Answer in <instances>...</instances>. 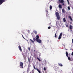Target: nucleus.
<instances>
[{"instance_id":"2","label":"nucleus","mask_w":73,"mask_h":73,"mask_svg":"<svg viewBox=\"0 0 73 73\" xmlns=\"http://www.w3.org/2000/svg\"><path fill=\"white\" fill-rule=\"evenodd\" d=\"M20 68L23 69V63L22 62H20Z\"/></svg>"},{"instance_id":"37","label":"nucleus","mask_w":73,"mask_h":73,"mask_svg":"<svg viewBox=\"0 0 73 73\" xmlns=\"http://www.w3.org/2000/svg\"><path fill=\"white\" fill-rule=\"evenodd\" d=\"M56 25H57V22H56Z\"/></svg>"},{"instance_id":"12","label":"nucleus","mask_w":73,"mask_h":73,"mask_svg":"<svg viewBox=\"0 0 73 73\" xmlns=\"http://www.w3.org/2000/svg\"><path fill=\"white\" fill-rule=\"evenodd\" d=\"M62 11L63 13H65L66 12V11L64 9H62Z\"/></svg>"},{"instance_id":"38","label":"nucleus","mask_w":73,"mask_h":73,"mask_svg":"<svg viewBox=\"0 0 73 73\" xmlns=\"http://www.w3.org/2000/svg\"><path fill=\"white\" fill-rule=\"evenodd\" d=\"M27 58H26V57H25V60H26V59Z\"/></svg>"},{"instance_id":"28","label":"nucleus","mask_w":73,"mask_h":73,"mask_svg":"<svg viewBox=\"0 0 73 73\" xmlns=\"http://www.w3.org/2000/svg\"><path fill=\"white\" fill-rule=\"evenodd\" d=\"M48 29H50L51 28V27H48Z\"/></svg>"},{"instance_id":"29","label":"nucleus","mask_w":73,"mask_h":73,"mask_svg":"<svg viewBox=\"0 0 73 73\" xmlns=\"http://www.w3.org/2000/svg\"><path fill=\"white\" fill-rule=\"evenodd\" d=\"M28 61H29V62H30V59H29V58H28Z\"/></svg>"},{"instance_id":"26","label":"nucleus","mask_w":73,"mask_h":73,"mask_svg":"<svg viewBox=\"0 0 73 73\" xmlns=\"http://www.w3.org/2000/svg\"><path fill=\"white\" fill-rule=\"evenodd\" d=\"M55 37H57V35H56V34H55V36H54Z\"/></svg>"},{"instance_id":"16","label":"nucleus","mask_w":73,"mask_h":73,"mask_svg":"<svg viewBox=\"0 0 73 73\" xmlns=\"http://www.w3.org/2000/svg\"><path fill=\"white\" fill-rule=\"evenodd\" d=\"M58 65L60 66H63L62 65V64H61V63H58Z\"/></svg>"},{"instance_id":"20","label":"nucleus","mask_w":73,"mask_h":73,"mask_svg":"<svg viewBox=\"0 0 73 73\" xmlns=\"http://www.w3.org/2000/svg\"><path fill=\"white\" fill-rule=\"evenodd\" d=\"M30 41H31L33 43H34V41L33 40H32L30 39Z\"/></svg>"},{"instance_id":"17","label":"nucleus","mask_w":73,"mask_h":73,"mask_svg":"<svg viewBox=\"0 0 73 73\" xmlns=\"http://www.w3.org/2000/svg\"><path fill=\"white\" fill-rule=\"evenodd\" d=\"M63 20V21L64 22H66V19H65V18H64Z\"/></svg>"},{"instance_id":"33","label":"nucleus","mask_w":73,"mask_h":73,"mask_svg":"<svg viewBox=\"0 0 73 73\" xmlns=\"http://www.w3.org/2000/svg\"><path fill=\"white\" fill-rule=\"evenodd\" d=\"M22 36L23 38L24 39H25V38L24 37V36H23V35H22Z\"/></svg>"},{"instance_id":"4","label":"nucleus","mask_w":73,"mask_h":73,"mask_svg":"<svg viewBox=\"0 0 73 73\" xmlns=\"http://www.w3.org/2000/svg\"><path fill=\"white\" fill-rule=\"evenodd\" d=\"M62 33H61L60 34V35L59 36V37L58 38V39L59 40H60L61 38V37H62Z\"/></svg>"},{"instance_id":"9","label":"nucleus","mask_w":73,"mask_h":73,"mask_svg":"<svg viewBox=\"0 0 73 73\" xmlns=\"http://www.w3.org/2000/svg\"><path fill=\"white\" fill-rule=\"evenodd\" d=\"M18 48H19V49L21 51H22V49H21V46H20L19 45L18 46Z\"/></svg>"},{"instance_id":"41","label":"nucleus","mask_w":73,"mask_h":73,"mask_svg":"<svg viewBox=\"0 0 73 73\" xmlns=\"http://www.w3.org/2000/svg\"><path fill=\"white\" fill-rule=\"evenodd\" d=\"M70 24H72V21L70 22Z\"/></svg>"},{"instance_id":"34","label":"nucleus","mask_w":73,"mask_h":73,"mask_svg":"<svg viewBox=\"0 0 73 73\" xmlns=\"http://www.w3.org/2000/svg\"><path fill=\"white\" fill-rule=\"evenodd\" d=\"M72 56H73V52H72V53L71 54Z\"/></svg>"},{"instance_id":"39","label":"nucleus","mask_w":73,"mask_h":73,"mask_svg":"<svg viewBox=\"0 0 73 73\" xmlns=\"http://www.w3.org/2000/svg\"><path fill=\"white\" fill-rule=\"evenodd\" d=\"M72 43L73 44V39H72Z\"/></svg>"},{"instance_id":"13","label":"nucleus","mask_w":73,"mask_h":73,"mask_svg":"<svg viewBox=\"0 0 73 73\" xmlns=\"http://www.w3.org/2000/svg\"><path fill=\"white\" fill-rule=\"evenodd\" d=\"M68 18L70 19L71 21H73V20L72 19V17H71V16H69L68 17Z\"/></svg>"},{"instance_id":"7","label":"nucleus","mask_w":73,"mask_h":73,"mask_svg":"<svg viewBox=\"0 0 73 73\" xmlns=\"http://www.w3.org/2000/svg\"><path fill=\"white\" fill-rule=\"evenodd\" d=\"M58 2L60 3H64V1L63 0H59Z\"/></svg>"},{"instance_id":"5","label":"nucleus","mask_w":73,"mask_h":73,"mask_svg":"<svg viewBox=\"0 0 73 73\" xmlns=\"http://www.w3.org/2000/svg\"><path fill=\"white\" fill-rule=\"evenodd\" d=\"M46 16L47 17H48V16H49V14H48V10L46 9Z\"/></svg>"},{"instance_id":"19","label":"nucleus","mask_w":73,"mask_h":73,"mask_svg":"<svg viewBox=\"0 0 73 73\" xmlns=\"http://www.w3.org/2000/svg\"><path fill=\"white\" fill-rule=\"evenodd\" d=\"M50 10H51L52 9V6L50 5Z\"/></svg>"},{"instance_id":"1","label":"nucleus","mask_w":73,"mask_h":73,"mask_svg":"<svg viewBox=\"0 0 73 73\" xmlns=\"http://www.w3.org/2000/svg\"><path fill=\"white\" fill-rule=\"evenodd\" d=\"M55 15L58 20H60V14L58 12L55 13Z\"/></svg>"},{"instance_id":"11","label":"nucleus","mask_w":73,"mask_h":73,"mask_svg":"<svg viewBox=\"0 0 73 73\" xmlns=\"http://www.w3.org/2000/svg\"><path fill=\"white\" fill-rule=\"evenodd\" d=\"M36 40H38V39H39V38H40V37H39V36H38V35H37L36 36Z\"/></svg>"},{"instance_id":"8","label":"nucleus","mask_w":73,"mask_h":73,"mask_svg":"<svg viewBox=\"0 0 73 73\" xmlns=\"http://www.w3.org/2000/svg\"><path fill=\"white\" fill-rule=\"evenodd\" d=\"M58 7L60 9H62V5L60 4L59 5Z\"/></svg>"},{"instance_id":"15","label":"nucleus","mask_w":73,"mask_h":73,"mask_svg":"<svg viewBox=\"0 0 73 73\" xmlns=\"http://www.w3.org/2000/svg\"><path fill=\"white\" fill-rule=\"evenodd\" d=\"M66 56L67 57H68V52H66Z\"/></svg>"},{"instance_id":"6","label":"nucleus","mask_w":73,"mask_h":73,"mask_svg":"<svg viewBox=\"0 0 73 73\" xmlns=\"http://www.w3.org/2000/svg\"><path fill=\"white\" fill-rule=\"evenodd\" d=\"M36 41L39 43H40V44H41L42 42L41 40L40 39H39L36 40Z\"/></svg>"},{"instance_id":"21","label":"nucleus","mask_w":73,"mask_h":73,"mask_svg":"<svg viewBox=\"0 0 73 73\" xmlns=\"http://www.w3.org/2000/svg\"><path fill=\"white\" fill-rule=\"evenodd\" d=\"M34 33H35V34L36 35H37V31H34Z\"/></svg>"},{"instance_id":"31","label":"nucleus","mask_w":73,"mask_h":73,"mask_svg":"<svg viewBox=\"0 0 73 73\" xmlns=\"http://www.w3.org/2000/svg\"><path fill=\"white\" fill-rule=\"evenodd\" d=\"M67 0L68 2V4H69V0Z\"/></svg>"},{"instance_id":"27","label":"nucleus","mask_w":73,"mask_h":73,"mask_svg":"<svg viewBox=\"0 0 73 73\" xmlns=\"http://www.w3.org/2000/svg\"><path fill=\"white\" fill-rule=\"evenodd\" d=\"M33 67L34 69H35V70H36V67H35V66H33Z\"/></svg>"},{"instance_id":"32","label":"nucleus","mask_w":73,"mask_h":73,"mask_svg":"<svg viewBox=\"0 0 73 73\" xmlns=\"http://www.w3.org/2000/svg\"><path fill=\"white\" fill-rule=\"evenodd\" d=\"M28 49L29 50H31V48H30V47H29Z\"/></svg>"},{"instance_id":"24","label":"nucleus","mask_w":73,"mask_h":73,"mask_svg":"<svg viewBox=\"0 0 73 73\" xmlns=\"http://www.w3.org/2000/svg\"><path fill=\"white\" fill-rule=\"evenodd\" d=\"M68 10H70V7L69 6H68Z\"/></svg>"},{"instance_id":"10","label":"nucleus","mask_w":73,"mask_h":73,"mask_svg":"<svg viewBox=\"0 0 73 73\" xmlns=\"http://www.w3.org/2000/svg\"><path fill=\"white\" fill-rule=\"evenodd\" d=\"M70 30L73 29V26H72V25H70Z\"/></svg>"},{"instance_id":"18","label":"nucleus","mask_w":73,"mask_h":73,"mask_svg":"<svg viewBox=\"0 0 73 73\" xmlns=\"http://www.w3.org/2000/svg\"><path fill=\"white\" fill-rule=\"evenodd\" d=\"M68 60L70 61H72V60L70 59V57H68Z\"/></svg>"},{"instance_id":"3","label":"nucleus","mask_w":73,"mask_h":73,"mask_svg":"<svg viewBox=\"0 0 73 73\" xmlns=\"http://www.w3.org/2000/svg\"><path fill=\"white\" fill-rule=\"evenodd\" d=\"M7 0H0V5H1L3 3L6 1Z\"/></svg>"},{"instance_id":"30","label":"nucleus","mask_w":73,"mask_h":73,"mask_svg":"<svg viewBox=\"0 0 73 73\" xmlns=\"http://www.w3.org/2000/svg\"><path fill=\"white\" fill-rule=\"evenodd\" d=\"M31 65H30V64H29V66H28V67L29 68H30V67H31Z\"/></svg>"},{"instance_id":"42","label":"nucleus","mask_w":73,"mask_h":73,"mask_svg":"<svg viewBox=\"0 0 73 73\" xmlns=\"http://www.w3.org/2000/svg\"><path fill=\"white\" fill-rule=\"evenodd\" d=\"M72 9H73V8H72Z\"/></svg>"},{"instance_id":"40","label":"nucleus","mask_w":73,"mask_h":73,"mask_svg":"<svg viewBox=\"0 0 73 73\" xmlns=\"http://www.w3.org/2000/svg\"><path fill=\"white\" fill-rule=\"evenodd\" d=\"M45 73H47V72H46V71H45Z\"/></svg>"},{"instance_id":"22","label":"nucleus","mask_w":73,"mask_h":73,"mask_svg":"<svg viewBox=\"0 0 73 73\" xmlns=\"http://www.w3.org/2000/svg\"><path fill=\"white\" fill-rule=\"evenodd\" d=\"M37 59L39 61H41V60H40V58L37 57Z\"/></svg>"},{"instance_id":"25","label":"nucleus","mask_w":73,"mask_h":73,"mask_svg":"<svg viewBox=\"0 0 73 73\" xmlns=\"http://www.w3.org/2000/svg\"><path fill=\"white\" fill-rule=\"evenodd\" d=\"M33 40L34 41H36V38H33Z\"/></svg>"},{"instance_id":"14","label":"nucleus","mask_w":73,"mask_h":73,"mask_svg":"<svg viewBox=\"0 0 73 73\" xmlns=\"http://www.w3.org/2000/svg\"><path fill=\"white\" fill-rule=\"evenodd\" d=\"M36 70L39 73H41V71H40V70H39V69H38L36 68Z\"/></svg>"},{"instance_id":"35","label":"nucleus","mask_w":73,"mask_h":73,"mask_svg":"<svg viewBox=\"0 0 73 73\" xmlns=\"http://www.w3.org/2000/svg\"><path fill=\"white\" fill-rule=\"evenodd\" d=\"M62 5H65V4L64 3H62Z\"/></svg>"},{"instance_id":"36","label":"nucleus","mask_w":73,"mask_h":73,"mask_svg":"<svg viewBox=\"0 0 73 73\" xmlns=\"http://www.w3.org/2000/svg\"><path fill=\"white\" fill-rule=\"evenodd\" d=\"M66 27H68V25H66Z\"/></svg>"},{"instance_id":"23","label":"nucleus","mask_w":73,"mask_h":73,"mask_svg":"<svg viewBox=\"0 0 73 73\" xmlns=\"http://www.w3.org/2000/svg\"><path fill=\"white\" fill-rule=\"evenodd\" d=\"M43 69L45 71H46V68L45 67H44L43 68Z\"/></svg>"}]
</instances>
